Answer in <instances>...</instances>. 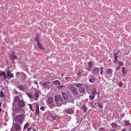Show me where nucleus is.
I'll use <instances>...</instances> for the list:
<instances>
[{"label":"nucleus","mask_w":131,"mask_h":131,"mask_svg":"<svg viewBox=\"0 0 131 131\" xmlns=\"http://www.w3.org/2000/svg\"><path fill=\"white\" fill-rule=\"evenodd\" d=\"M54 100L57 106H60L62 104H66L65 101L63 100L60 95H56L54 96Z\"/></svg>","instance_id":"f257e3e1"},{"label":"nucleus","mask_w":131,"mask_h":131,"mask_svg":"<svg viewBox=\"0 0 131 131\" xmlns=\"http://www.w3.org/2000/svg\"><path fill=\"white\" fill-rule=\"evenodd\" d=\"M24 116L22 115H17L14 118L13 121L16 123L21 124L23 123V120Z\"/></svg>","instance_id":"f03ea898"},{"label":"nucleus","mask_w":131,"mask_h":131,"mask_svg":"<svg viewBox=\"0 0 131 131\" xmlns=\"http://www.w3.org/2000/svg\"><path fill=\"white\" fill-rule=\"evenodd\" d=\"M70 90L74 95H78V91L76 88L74 86H72L70 88Z\"/></svg>","instance_id":"7ed1b4c3"},{"label":"nucleus","mask_w":131,"mask_h":131,"mask_svg":"<svg viewBox=\"0 0 131 131\" xmlns=\"http://www.w3.org/2000/svg\"><path fill=\"white\" fill-rule=\"evenodd\" d=\"M18 105L19 106L21 107H23L26 106L25 103L23 100L18 101Z\"/></svg>","instance_id":"20e7f679"},{"label":"nucleus","mask_w":131,"mask_h":131,"mask_svg":"<svg viewBox=\"0 0 131 131\" xmlns=\"http://www.w3.org/2000/svg\"><path fill=\"white\" fill-rule=\"evenodd\" d=\"M19 124H18L17 123H14V127L17 130H14L13 131H18L17 130H18L20 129V125Z\"/></svg>","instance_id":"39448f33"},{"label":"nucleus","mask_w":131,"mask_h":131,"mask_svg":"<svg viewBox=\"0 0 131 131\" xmlns=\"http://www.w3.org/2000/svg\"><path fill=\"white\" fill-rule=\"evenodd\" d=\"M14 77V75L13 73H11L10 71L8 70L7 71V75H6V79L8 78H12Z\"/></svg>","instance_id":"423d86ee"},{"label":"nucleus","mask_w":131,"mask_h":131,"mask_svg":"<svg viewBox=\"0 0 131 131\" xmlns=\"http://www.w3.org/2000/svg\"><path fill=\"white\" fill-rule=\"evenodd\" d=\"M42 85L43 87L49 89L50 87V84L49 82L43 83Z\"/></svg>","instance_id":"0eeeda50"},{"label":"nucleus","mask_w":131,"mask_h":131,"mask_svg":"<svg viewBox=\"0 0 131 131\" xmlns=\"http://www.w3.org/2000/svg\"><path fill=\"white\" fill-rule=\"evenodd\" d=\"M92 94H91V100L93 99L94 98V95L97 94L96 91H92Z\"/></svg>","instance_id":"6e6552de"},{"label":"nucleus","mask_w":131,"mask_h":131,"mask_svg":"<svg viewBox=\"0 0 131 131\" xmlns=\"http://www.w3.org/2000/svg\"><path fill=\"white\" fill-rule=\"evenodd\" d=\"M50 117H52L54 120L56 119V118L57 116V115L54 113H53L52 112V113H50Z\"/></svg>","instance_id":"1a4fd4ad"},{"label":"nucleus","mask_w":131,"mask_h":131,"mask_svg":"<svg viewBox=\"0 0 131 131\" xmlns=\"http://www.w3.org/2000/svg\"><path fill=\"white\" fill-rule=\"evenodd\" d=\"M62 96L63 98L65 100L67 99L68 98V95L65 93L63 92L62 93Z\"/></svg>","instance_id":"9d476101"},{"label":"nucleus","mask_w":131,"mask_h":131,"mask_svg":"<svg viewBox=\"0 0 131 131\" xmlns=\"http://www.w3.org/2000/svg\"><path fill=\"white\" fill-rule=\"evenodd\" d=\"M100 71L97 68L94 69L92 70V72L93 73L96 74L99 73Z\"/></svg>","instance_id":"9b49d317"},{"label":"nucleus","mask_w":131,"mask_h":131,"mask_svg":"<svg viewBox=\"0 0 131 131\" xmlns=\"http://www.w3.org/2000/svg\"><path fill=\"white\" fill-rule=\"evenodd\" d=\"M17 87L21 90H23L25 89L24 85L22 84H19L17 85Z\"/></svg>","instance_id":"f8f14e48"},{"label":"nucleus","mask_w":131,"mask_h":131,"mask_svg":"<svg viewBox=\"0 0 131 131\" xmlns=\"http://www.w3.org/2000/svg\"><path fill=\"white\" fill-rule=\"evenodd\" d=\"M27 96L31 99H32L34 98V94L30 93L27 92L26 93Z\"/></svg>","instance_id":"ddd939ff"},{"label":"nucleus","mask_w":131,"mask_h":131,"mask_svg":"<svg viewBox=\"0 0 131 131\" xmlns=\"http://www.w3.org/2000/svg\"><path fill=\"white\" fill-rule=\"evenodd\" d=\"M79 91L81 93H83L85 91V88L83 87H80L79 88Z\"/></svg>","instance_id":"4468645a"},{"label":"nucleus","mask_w":131,"mask_h":131,"mask_svg":"<svg viewBox=\"0 0 131 131\" xmlns=\"http://www.w3.org/2000/svg\"><path fill=\"white\" fill-rule=\"evenodd\" d=\"M13 111L16 113H19L20 112V108L18 107H17L16 108H13Z\"/></svg>","instance_id":"2eb2a0df"},{"label":"nucleus","mask_w":131,"mask_h":131,"mask_svg":"<svg viewBox=\"0 0 131 131\" xmlns=\"http://www.w3.org/2000/svg\"><path fill=\"white\" fill-rule=\"evenodd\" d=\"M34 100H37L39 97V94L37 92H35V94Z\"/></svg>","instance_id":"dca6fc26"},{"label":"nucleus","mask_w":131,"mask_h":131,"mask_svg":"<svg viewBox=\"0 0 131 131\" xmlns=\"http://www.w3.org/2000/svg\"><path fill=\"white\" fill-rule=\"evenodd\" d=\"M66 112L68 114H72L74 112L72 110L69 109L67 110Z\"/></svg>","instance_id":"f3484780"},{"label":"nucleus","mask_w":131,"mask_h":131,"mask_svg":"<svg viewBox=\"0 0 131 131\" xmlns=\"http://www.w3.org/2000/svg\"><path fill=\"white\" fill-rule=\"evenodd\" d=\"M53 102V99L51 97H49L48 100V103L50 104H52Z\"/></svg>","instance_id":"a211bd4d"},{"label":"nucleus","mask_w":131,"mask_h":131,"mask_svg":"<svg viewBox=\"0 0 131 131\" xmlns=\"http://www.w3.org/2000/svg\"><path fill=\"white\" fill-rule=\"evenodd\" d=\"M19 99L20 98L18 96H16L15 97L13 102H16L18 101Z\"/></svg>","instance_id":"6ab92c4d"},{"label":"nucleus","mask_w":131,"mask_h":131,"mask_svg":"<svg viewBox=\"0 0 131 131\" xmlns=\"http://www.w3.org/2000/svg\"><path fill=\"white\" fill-rule=\"evenodd\" d=\"M53 83L55 85H59L61 84L60 81L58 80H56L53 82Z\"/></svg>","instance_id":"aec40b11"},{"label":"nucleus","mask_w":131,"mask_h":131,"mask_svg":"<svg viewBox=\"0 0 131 131\" xmlns=\"http://www.w3.org/2000/svg\"><path fill=\"white\" fill-rule=\"evenodd\" d=\"M38 47V48L41 49H42L43 50H44L45 49H44L43 48V47H42V45L40 44L39 42L37 43Z\"/></svg>","instance_id":"412c9836"},{"label":"nucleus","mask_w":131,"mask_h":131,"mask_svg":"<svg viewBox=\"0 0 131 131\" xmlns=\"http://www.w3.org/2000/svg\"><path fill=\"white\" fill-rule=\"evenodd\" d=\"M3 75L4 76V78L6 79V75L5 74V72L1 71V72H0V76H2Z\"/></svg>","instance_id":"4be33fe9"},{"label":"nucleus","mask_w":131,"mask_h":131,"mask_svg":"<svg viewBox=\"0 0 131 131\" xmlns=\"http://www.w3.org/2000/svg\"><path fill=\"white\" fill-rule=\"evenodd\" d=\"M111 126L113 128H116L118 126V125L115 123H112L111 124Z\"/></svg>","instance_id":"5701e85b"},{"label":"nucleus","mask_w":131,"mask_h":131,"mask_svg":"<svg viewBox=\"0 0 131 131\" xmlns=\"http://www.w3.org/2000/svg\"><path fill=\"white\" fill-rule=\"evenodd\" d=\"M96 78H93L91 79V83H94L95 82Z\"/></svg>","instance_id":"b1692460"},{"label":"nucleus","mask_w":131,"mask_h":131,"mask_svg":"<svg viewBox=\"0 0 131 131\" xmlns=\"http://www.w3.org/2000/svg\"><path fill=\"white\" fill-rule=\"evenodd\" d=\"M106 72L109 74H111L112 72V70L110 69H108L106 70Z\"/></svg>","instance_id":"393cba45"},{"label":"nucleus","mask_w":131,"mask_h":131,"mask_svg":"<svg viewBox=\"0 0 131 131\" xmlns=\"http://www.w3.org/2000/svg\"><path fill=\"white\" fill-rule=\"evenodd\" d=\"M82 84L79 83H77L75 84V86L77 87H80L82 86Z\"/></svg>","instance_id":"a878e982"},{"label":"nucleus","mask_w":131,"mask_h":131,"mask_svg":"<svg viewBox=\"0 0 131 131\" xmlns=\"http://www.w3.org/2000/svg\"><path fill=\"white\" fill-rule=\"evenodd\" d=\"M35 40L37 42V43H39V36H37L36 37L35 39Z\"/></svg>","instance_id":"bb28decb"},{"label":"nucleus","mask_w":131,"mask_h":131,"mask_svg":"<svg viewBox=\"0 0 131 131\" xmlns=\"http://www.w3.org/2000/svg\"><path fill=\"white\" fill-rule=\"evenodd\" d=\"M39 109H36L35 111V114L36 115H38L39 114Z\"/></svg>","instance_id":"cd10ccee"},{"label":"nucleus","mask_w":131,"mask_h":131,"mask_svg":"<svg viewBox=\"0 0 131 131\" xmlns=\"http://www.w3.org/2000/svg\"><path fill=\"white\" fill-rule=\"evenodd\" d=\"M96 104V103L95 102L92 101L91 102V105L92 106L94 107Z\"/></svg>","instance_id":"c85d7f7f"},{"label":"nucleus","mask_w":131,"mask_h":131,"mask_svg":"<svg viewBox=\"0 0 131 131\" xmlns=\"http://www.w3.org/2000/svg\"><path fill=\"white\" fill-rule=\"evenodd\" d=\"M28 105L29 106V108L30 110H31L32 111L34 112V110L32 108V107L31 106V105L30 104H28Z\"/></svg>","instance_id":"c756f323"},{"label":"nucleus","mask_w":131,"mask_h":131,"mask_svg":"<svg viewBox=\"0 0 131 131\" xmlns=\"http://www.w3.org/2000/svg\"><path fill=\"white\" fill-rule=\"evenodd\" d=\"M29 125V124L28 123H26L25 124V125L24 126V128L26 129L28 126Z\"/></svg>","instance_id":"7c9ffc66"},{"label":"nucleus","mask_w":131,"mask_h":131,"mask_svg":"<svg viewBox=\"0 0 131 131\" xmlns=\"http://www.w3.org/2000/svg\"><path fill=\"white\" fill-rule=\"evenodd\" d=\"M1 97H4V95L3 94V92L2 91H1L0 92Z\"/></svg>","instance_id":"2f4dec72"},{"label":"nucleus","mask_w":131,"mask_h":131,"mask_svg":"<svg viewBox=\"0 0 131 131\" xmlns=\"http://www.w3.org/2000/svg\"><path fill=\"white\" fill-rule=\"evenodd\" d=\"M45 107L44 106H41L40 108V109L41 110L43 111L45 109Z\"/></svg>","instance_id":"473e14b6"},{"label":"nucleus","mask_w":131,"mask_h":131,"mask_svg":"<svg viewBox=\"0 0 131 131\" xmlns=\"http://www.w3.org/2000/svg\"><path fill=\"white\" fill-rule=\"evenodd\" d=\"M105 130L104 128H103V127H101L99 128V131H103L104 130Z\"/></svg>","instance_id":"72a5a7b5"},{"label":"nucleus","mask_w":131,"mask_h":131,"mask_svg":"<svg viewBox=\"0 0 131 131\" xmlns=\"http://www.w3.org/2000/svg\"><path fill=\"white\" fill-rule=\"evenodd\" d=\"M13 92L15 94H18V92L16 90H14L13 91Z\"/></svg>","instance_id":"f704fd0d"},{"label":"nucleus","mask_w":131,"mask_h":131,"mask_svg":"<svg viewBox=\"0 0 131 131\" xmlns=\"http://www.w3.org/2000/svg\"><path fill=\"white\" fill-rule=\"evenodd\" d=\"M35 104H36V109H39V106L38 104L36 103H35Z\"/></svg>","instance_id":"c9c22d12"},{"label":"nucleus","mask_w":131,"mask_h":131,"mask_svg":"<svg viewBox=\"0 0 131 131\" xmlns=\"http://www.w3.org/2000/svg\"><path fill=\"white\" fill-rule=\"evenodd\" d=\"M117 57H116L114 59V62L115 63H116V61H117Z\"/></svg>","instance_id":"e433bc0d"},{"label":"nucleus","mask_w":131,"mask_h":131,"mask_svg":"<svg viewBox=\"0 0 131 131\" xmlns=\"http://www.w3.org/2000/svg\"><path fill=\"white\" fill-rule=\"evenodd\" d=\"M63 86L64 87V85H59V86H58V89H60L61 88H62V87H63Z\"/></svg>","instance_id":"4c0bfd02"},{"label":"nucleus","mask_w":131,"mask_h":131,"mask_svg":"<svg viewBox=\"0 0 131 131\" xmlns=\"http://www.w3.org/2000/svg\"><path fill=\"white\" fill-rule=\"evenodd\" d=\"M98 106H99V108H101L102 107V105L98 103Z\"/></svg>","instance_id":"58836bf2"},{"label":"nucleus","mask_w":131,"mask_h":131,"mask_svg":"<svg viewBox=\"0 0 131 131\" xmlns=\"http://www.w3.org/2000/svg\"><path fill=\"white\" fill-rule=\"evenodd\" d=\"M12 58L14 59H17V57L15 55H14L12 56Z\"/></svg>","instance_id":"ea45409f"},{"label":"nucleus","mask_w":131,"mask_h":131,"mask_svg":"<svg viewBox=\"0 0 131 131\" xmlns=\"http://www.w3.org/2000/svg\"><path fill=\"white\" fill-rule=\"evenodd\" d=\"M32 129V128L31 127H29L27 128V131H30Z\"/></svg>","instance_id":"a19ab883"},{"label":"nucleus","mask_w":131,"mask_h":131,"mask_svg":"<svg viewBox=\"0 0 131 131\" xmlns=\"http://www.w3.org/2000/svg\"><path fill=\"white\" fill-rule=\"evenodd\" d=\"M90 64H91V67H92V66H93V65H95V63L94 62H93V63H91V62Z\"/></svg>","instance_id":"79ce46f5"},{"label":"nucleus","mask_w":131,"mask_h":131,"mask_svg":"<svg viewBox=\"0 0 131 131\" xmlns=\"http://www.w3.org/2000/svg\"><path fill=\"white\" fill-rule=\"evenodd\" d=\"M103 68V67H101L100 68V69L101 70V72L100 74H102L103 73V71L102 70Z\"/></svg>","instance_id":"37998d69"},{"label":"nucleus","mask_w":131,"mask_h":131,"mask_svg":"<svg viewBox=\"0 0 131 131\" xmlns=\"http://www.w3.org/2000/svg\"><path fill=\"white\" fill-rule=\"evenodd\" d=\"M129 123L127 121H126L125 122V124L126 125H129Z\"/></svg>","instance_id":"c03bdc74"},{"label":"nucleus","mask_w":131,"mask_h":131,"mask_svg":"<svg viewBox=\"0 0 131 131\" xmlns=\"http://www.w3.org/2000/svg\"><path fill=\"white\" fill-rule=\"evenodd\" d=\"M82 108H83V109H84V112H86V107H82Z\"/></svg>","instance_id":"a18cd8bd"},{"label":"nucleus","mask_w":131,"mask_h":131,"mask_svg":"<svg viewBox=\"0 0 131 131\" xmlns=\"http://www.w3.org/2000/svg\"><path fill=\"white\" fill-rule=\"evenodd\" d=\"M70 77H65V78L66 80H68V79H70Z\"/></svg>","instance_id":"49530a36"},{"label":"nucleus","mask_w":131,"mask_h":131,"mask_svg":"<svg viewBox=\"0 0 131 131\" xmlns=\"http://www.w3.org/2000/svg\"><path fill=\"white\" fill-rule=\"evenodd\" d=\"M122 72H123V75H125L126 74V73L125 72V71H124H124H123V70H122Z\"/></svg>","instance_id":"de8ad7c7"},{"label":"nucleus","mask_w":131,"mask_h":131,"mask_svg":"<svg viewBox=\"0 0 131 131\" xmlns=\"http://www.w3.org/2000/svg\"><path fill=\"white\" fill-rule=\"evenodd\" d=\"M34 82L35 84H36L37 85H38V83L36 81H34Z\"/></svg>","instance_id":"09e8293b"},{"label":"nucleus","mask_w":131,"mask_h":131,"mask_svg":"<svg viewBox=\"0 0 131 131\" xmlns=\"http://www.w3.org/2000/svg\"><path fill=\"white\" fill-rule=\"evenodd\" d=\"M116 129V128L114 129H111L110 131H115Z\"/></svg>","instance_id":"8fccbe9b"},{"label":"nucleus","mask_w":131,"mask_h":131,"mask_svg":"<svg viewBox=\"0 0 131 131\" xmlns=\"http://www.w3.org/2000/svg\"><path fill=\"white\" fill-rule=\"evenodd\" d=\"M119 85L120 86H121L122 85V83L121 82H120L119 83Z\"/></svg>","instance_id":"3c124183"},{"label":"nucleus","mask_w":131,"mask_h":131,"mask_svg":"<svg viewBox=\"0 0 131 131\" xmlns=\"http://www.w3.org/2000/svg\"><path fill=\"white\" fill-rule=\"evenodd\" d=\"M124 68H125L124 67H122L123 70V71H124Z\"/></svg>","instance_id":"603ef678"},{"label":"nucleus","mask_w":131,"mask_h":131,"mask_svg":"<svg viewBox=\"0 0 131 131\" xmlns=\"http://www.w3.org/2000/svg\"><path fill=\"white\" fill-rule=\"evenodd\" d=\"M117 96L118 97L119 96V94L118 93H117Z\"/></svg>","instance_id":"864d4df0"},{"label":"nucleus","mask_w":131,"mask_h":131,"mask_svg":"<svg viewBox=\"0 0 131 131\" xmlns=\"http://www.w3.org/2000/svg\"><path fill=\"white\" fill-rule=\"evenodd\" d=\"M122 131H125V129H122Z\"/></svg>","instance_id":"5fc2aeb1"},{"label":"nucleus","mask_w":131,"mask_h":131,"mask_svg":"<svg viewBox=\"0 0 131 131\" xmlns=\"http://www.w3.org/2000/svg\"><path fill=\"white\" fill-rule=\"evenodd\" d=\"M129 125L130 126H131V124L129 123Z\"/></svg>","instance_id":"6e6d98bb"},{"label":"nucleus","mask_w":131,"mask_h":131,"mask_svg":"<svg viewBox=\"0 0 131 131\" xmlns=\"http://www.w3.org/2000/svg\"><path fill=\"white\" fill-rule=\"evenodd\" d=\"M2 110L1 108H0V112H1Z\"/></svg>","instance_id":"4d7b16f0"},{"label":"nucleus","mask_w":131,"mask_h":131,"mask_svg":"<svg viewBox=\"0 0 131 131\" xmlns=\"http://www.w3.org/2000/svg\"><path fill=\"white\" fill-rule=\"evenodd\" d=\"M33 130L34 131H36V130L35 129H33Z\"/></svg>","instance_id":"13d9d810"},{"label":"nucleus","mask_w":131,"mask_h":131,"mask_svg":"<svg viewBox=\"0 0 131 131\" xmlns=\"http://www.w3.org/2000/svg\"><path fill=\"white\" fill-rule=\"evenodd\" d=\"M90 64V62H89V63H88V64H89H89Z\"/></svg>","instance_id":"bf43d9fd"},{"label":"nucleus","mask_w":131,"mask_h":131,"mask_svg":"<svg viewBox=\"0 0 131 131\" xmlns=\"http://www.w3.org/2000/svg\"><path fill=\"white\" fill-rule=\"evenodd\" d=\"M89 81L90 82V78L89 79Z\"/></svg>","instance_id":"052dcab7"},{"label":"nucleus","mask_w":131,"mask_h":131,"mask_svg":"<svg viewBox=\"0 0 131 131\" xmlns=\"http://www.w3.org/2000/svg\"><path fill=\"white\" fill-rule=\"evenodd\" d=\"M89 97L90 99V95L89 96Z\"/></svg>","instance_id":"680f3d73"},{"label":"nucleus","mask_w":131,"mask_h":131,"mask_svg":"<svg viewBox=\"0 0 131 131\" xmlns=\"http://www.w3.org/2000/svg\"><path fill=\"white\" fill-rule=\"evenodd\" d=\"M61 75H63V74H61Z\"/></svg>","instance_id":"e2e57ef3"},{"label":"nucleus","mask_w":131,"mask_h":131,"mask_svg":"<svg viewBox=\"0 0 131 131\" xmlns=\"http://www.w3.org/2000/svg\"><path fill=\"white\" fill-rule=\"evenodd\" d=\"M41 83V82H40V83Z\"/></svg>","instance_id":"0e129e2a"}]
</instances>
